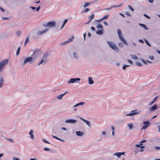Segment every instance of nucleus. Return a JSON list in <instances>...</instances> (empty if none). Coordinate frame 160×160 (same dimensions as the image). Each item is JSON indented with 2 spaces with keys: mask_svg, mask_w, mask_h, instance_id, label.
I'll return each mask as SVG.
<instances>
[{
  "mask_svg": "<svg viewBox=\"0 0 160 160\" xmlns=\"http://www.w3.org/2000/svg\"><path fill=\"white\" fill-rule=\"evenodd\" d=\"M52 137L54 138H55V139H56L57 140H59L62 141L61 139H60V138H58V137H57L56 136L52 135Z\"/></svg>",
  "mask_w": 160,
  "mask_h": 160,
  "instance_id": "nucleus-33",
  "label": "nucleus"
},
{
  "mask_svg": "<svg viewBox=\"0 0 160 160\" xmlns=\"http://www.w3.org/2000/svg\"><path fill=\"white\" fill-rule=\"evenodd\" d=\"M144 125L142 126V129H145L149 125V121L145 122H143Z\"/></svg>",
  "mask_w": 160,
  "mask_h": 160,
  "instance_id": "nucleus-9",
  "label": "nucleus"
},
{
  "mask_svg": "<svg viewBox=\"0 0 160 160\" xmlns=\"http://www.w3.org/2000/svg\"><path fill=\"white\" fill-rule=\"evenodd\" d=\"M89 10V9L88 8H87L85 9L84 10L82 11V13H86V12H88Z\"/></svg>",
  "mask_w": 160,
  "mask_h": 160,
  "instance_id": "nucleus-32",
  "label": "nucleus"
},
{
  "mask_svg": "<svg viewBox=\"0 0 160 160\" xmlns=\"http://www.w3.org/2000/svg\"><path fill=\"white\" fill-rule=\"evenodd\" d=\"M84 102H80L78 103V104H76L75 105H74V107H77L80 105H83L84 104Z\"/></svg>",
  "mask_w": 160,
  "mask_h": 160,
  "instance_id": "nucleus-27",
  "label": "nucleus"
},
{
  "mask_svg": "<svg viewBox=\"0 0 160 160\" xmlns=\"http://www.w3.org/2000/svg\"><path fill=\"white\" fill-rule=\"evenodd\" d=\"M81 79L79 78H72L70 79L68 82V83H73L74 82H77V81H80Z\"/></svg>",
  "mask_w": 160,
  "mask_h": 160,
  "instance_id": "nucleus-5",
  "label": "nucleus"
},
{
  "mask_svg": "<svg viewBox=\"0 0 160 160\" xmlns=\"http://www.w3.org/2000/svg\"><path fill=\"white\" fill-rule=\"evenodd\" d=\"M91 29L93 31H95V28L93 27H91Z\"/></svg>",
  "mask_w": 160,
  "mask_h": 160,
  "instance_id": "nucleus-50",
  "label": "nucleus"
},
{
  "mask_svg": "<svg viewBox=\"0 0 160 160\" xmlns=\"http://www.w3.org/2000/svg\"><path fill=\"white\" fill-rule=\"evenodd\" d=\"M68 92L66 91L64 93L62 94H61L58 95L57 96V98L58 99H61L62 98V97L65 94H66Z\"/></svg>",
  "mask_w": 160,
  "mask_h": 160,
  "instance_id": "nucleus-13",
  "label": "nucleus"
},
{
  "mask_svg": "<svg viewBox=\"0 0 160 160\" xmlns=\"http://www.w3.org/2000/svg\"><path fill=\"white\" fill-rule=\"evenodd\" d=\"M68 19H66L64 20V21L63 22V23H64L65 24L68 22Z\"/></svg>",
  "mask_w": 160,
  "mask_h": 160,
  "instance_id": "nucleus-45",
  "label": "nucleus"
},
{
  "mask_svg": "<svg viewBox=\"0 0 160 160\" xmlns=\"http://www.w3.org/2000/svg\"><path fill=\"white\" fill-rule=\"evenodd\" d=\"M48 54L47 53H45V54L43 56H42V58L46 60V59L47 58L48 56Z\"/></svg>",
  "mask_w": 160,
  "mask_h": 160,
  "instance_id": "nucleus-28",
  "label": "nucleus"
},
{
  "mask_svg": "<svg viewBox=\"0 0 160 160\" xmlns=\"http://www.w3.org/2000/svg\"><path fill=\"white\" fill-rule=\"evenodd\" d=\"M80 119H81L82 120L84 121L86 124H87L89 127L90 126V122L89 121L83 119V118H80Z\"/></svg>",
  "mask_w": 160,
  "mask_h": 160,
  "instance_id": "nucleus-15",
  "label": "nucleus"
},
{
  "mask_svg": "<svg viewBox=\"0 0 160 160\" xmlns=\"http://www.w3.org/2000/svg\"><path fill=\"white\" fill-rule=\"evenodd\" d=\"M40 6H38V7L37 8H36V10H37V11H38L39 10V9H40Z\"/></svg>",
  "mask_w": 160,
  "mask_h": 160,
  "instance_id": "nucleus-55",
  "label": "nucleus"
},
{
  "mask_svg": "<svg viewBox=\"0 0 160 160\" xmlns=\"http://www.w3.org/2000/svg\"><path fill=\"white\" fill-rule=\"evenodd\" d=\"M130 66V65H124L123 66V67H122V69H124V70H125L126 69V67H129Z\"/></svg>",
  "mask_w": 160,
  "mask_h": 160,
  "instance_id": "nucleus-35",
  "label": "nucleus"
},
{
  "mask_svg": "<svg viewBox=\"0 0 160 160\" xmlns=\"http://www.w3.org/2000/svg\"><path fill=\"white\" fill-rule=\"evenodd\" d=\"M77 122V121L76 120L72 119H69L66 120L65 121L66 123H76Z\"/></svg>",
  "mask_w": 160,
  "mask_h": 160,
  "instance_id": "nucleus-8",
  "label": "nucleus"
},
{
  "mask_svg": "<svg viewBox=\"0 0 160 160\" xmlns=\"http://www.w3.org/2000/svg\"><path fill=\"white\" fill-rule=\"evenodd\" d=\"M33 58L32 57H28L26 58L25 60L23 63V65H25L28 62H32L33 61Z\"/></svg>",
  "mask_w": 160,
  "mask_h": 160,
  "instance_id": "nucleus-6",
  "label": "nucleus"
},
{
  "mask_svg": "<svg viewBox=\"0 0 160 160\" xmlns=\"http://www.w3.org/2000/svg\"><path fill=\"white\" fill-rule=\"evenodd\" d=\"M124 152H120V155H121V156L122 155H124Z\"/></svg>",
  "mask_w": 160,
  "mask_h": 160,
  "instance_id": "nucleus-61",
  "label": "nucleus"
},
{
  "mask_svg": "<svg viewBox=\"0 0 160 160\" xmlns=\"http://www.w3.org/2000/svg\"><path fill=\"white\" fill-rule=\"evenodd\" d=\"M3 79L2 78H0V88L2 87V86L3 83Z\"/></svg>",
  "mask_w": 160,
  "mask_h": 160,
  "instance_id": "nucleus-24",
  "label": "nucleus"
},
{
  "mask_svg": "<svg viewBox=\"0 0 160 160\" xmlns=\"http://www.w3.org/2000/svg\"><path fill=\"white\" fill-rule=\"evenodd\" d=\"M118 33L119 37V38L121 40V41L125 44H127L128 43L123 38L122 36L121 30L118 29Z\"/></svg>",
  "mask_w": 160,
  "mask_h": 160,
  "instance_id": "nucleus-3",
  "label": "nucleus"
},
{
  "mask_svg": "<svg viewBox=\"0 0 160 160\" xmlns=\"http://www.w3.org/2000/svg\"><path fill=\"white\" fill-rule=\"evenodd\" d=\"M144 16H145V17H146V18H150V17H149L148 16H147L146 14H144Z\"/></svg>",
  "mask_w": 160,
  "mask_h": 160,
  "instance_id": "nucleus-53",
  "label": "nucleus"
},
{
  "mask_svg": "<svg viewBox=\"0 0 160 160\" xmlns=\"http://www.w3.org/2000/svg\"><path fill=\"white\" fill-rule=\"evenodd\" d=\"M43 62V59H42L41 60V61H40V62L38 64V65H39L40 64H41Z\"/></svg>",
  "mask_w": 160,
  "mask_h": 160,
  "instance_id": "nucleus-41",
  "label": "nucleus"
},
{
  "mask_svg": "<svg viewBox=\"0 0 160 160\" xmlns=\"http://www.w3.org/2000/svg\"><path fill=\"white\" fill-rule=\"evenodd\" d=\"M123 3H121L119 5H116L117 8L120 7L123 5Z\"/></svg>",
  "mask_w": 160,
  "mask_h": 160,
  "instance_id": "nucleus-40",
  "label": "nucleus"
},
{
  "mask_svg": "<svg viewBox=\"0 0 160 160\" xmlns=\"http://www.w3.org/2000/svg\"><path fill=\"white\" fill-rule=\"evenodd\" d=\"M96 28L98 29H103V26L100 24H98Z\"/></svg>",
  "mask_w": 160,
  "mask_h": 160,
  "instance_id": "nucleus-19",
  "label": "nucleus"
},
{
  "mask_svg": "<svg viewBox=\"0 0 160 160\" xmlns=\"http://www.w3.org/2000/svg\"><path fill=\"white\" fill-rule=\"evenodd\" d=\"M157 97H155L154 98L153 100H152V102H151L150 103H149V106H150L153 103H154V102H155V101H156V100L157 99Z\"/></svg>",
  "mask_w": 160,
  "mask_h": 160,
  "instance_id": "nucleus-21",
  "label": "nucleus"
},
{
  "mask_svg": "<svg viewBox=\"0 0 160 160\" xmlns=\"http://www.w3.org/2000/svg\"><path fill=\"white\" fill-rule=\"evenodd\" d=\"M146 42L147 43V44L149 46H151L150 43L148 42V41L147 40H145Z\"/></svg>",
  "mask_w": 160,
  "mask_h": 160,
  "instance_id": "nucleus-52",
  "label": "nucleus"
},
{
  "mask_svg": "<svg viewBox=\"0 0 160 160\" xmlns=\"http://www.w3.org/2000/svg\"><path fill=\"white\" fill-rule=\"evenodd\" d=\"M42 141L45 142L46 143H48V144H50V143L49 142H48L45 139H43L42 140Z\"/></svg>",
  "mask_w": 160,
  "mask_h": 160,
  "instance_id": "nucleus-47",
  "label": "nucleus"
},
{
  "mask_svg": "<svg viewBox=\"0 0 160 160\" xmlns=\"http://www.w3.org/2000/svg\"><path fill=\"white\" fill-rule=\"evenodd\" d=\"M102 20V18H101L99 20H97L96 21L97 22H99L101 21Z\"/></svg>",
  "mask_w": 160,
  "mask_h": 160,
  "instance_id": "nucleus-51",
  "label": "nucleus"
},
{
  "mask_svg": "<svg viewBox=\"0 0 160 160\" xmlns=\"http://www.w3.org/2000/svg\"><path fill=\"white\" fill-rule=\"evenodd\" d=\"M20 49V47H18V48L17 50V51L16 54L17 55H18L19 54V53Z\"/></svg>",
  "mask_w": 160,
  "mask_h": 160,
  "instance_id": "nucleus-36",
  "label": "nucleus"
},
{
  "mask_svg": "<svg viewBox=\"0 0 160 160\" xmlns=\"http://www.w3.org/2000/svg\"><path fill=\"white\" fill-rule=\"evenodd\" d=\"M48 31V29H46L45 30H43L42 31H39L38 32V35H41L46 33Z\"/></svg>",
  "mask_w": 160,
  "mask_h": 160,
  "instance_id": "nucleus-14",
  "label": "nucleus"
},
{
  "mask_svg": "<svg viewBox=\"0 0 160 160\" xmlns=\"http://www.w3.org/2000/svg\"><path fill=\"white\" fill-rule=\"evenodd\" d=\"M44 150H45V151H49L50 150V149L48 148H44Z\"/></svg>",
  "mask_w": 160,
  "mask_h": 160,
  "instance_id": "nucleus-49",
  "label": "nucleus"
},
{
  "mask_svg": "<svg viewBox=\"0 0 160 160\" xmlns=\"http://www.w3.org/2000/svg\"><path fill=\"white\" fill-rule=\"evenodd\" d=\"M88 80L89 81L88 83L89 84H93L94 83V81L92 80V78H91L90 77H89V78Z\"/></svg>",
  "mask_w": 160,
  "mask_h": 160,
  "instance_id": "nucleus-18",
  "label": "nucleus"
},
{
  "mask_svg": "<svg viewBox=\"0 0 160 160\" xmlns=\"http://www.w3.org/2000/svg\"><path fill=\"white\" fill-rule=\"evenodd\" d=\"M95 14L94 13L92 14L88 18L89 19V21L87 22L86 24H88L91 22L92 20L93 19L94 17Z\"/></svg>",
  "mask_w": 160,
  "mask_h": 160,
  "instance_id": "nucleus-11",
  "label": "nucleus"
},
{
  "mask_svg": "<svg viewBox=\"0 0 160 160\" xmlns=\"http://www.w3.org/2000/svg\"><path fill=\"white\" fill-rule=\"evenodd\" d=\"M136 64L139 67H141L142 66V64L139 62H136Z\"/></svg>",
  "mask_w": 160,
  "mask_h": 160,
  "instance_id": "nucleus-31",
  "label": "nucleus"
},
{
  "mask_svg": "<svg viewBox=\"0 0 160 160\" xmlns=\"http://www.w3.org/2000/svg\"><path fill=\"white\" fill-rule=\"evenodd\" d=\"M148 1L151 3H152L153 2V0H148Z\"/></svg>",
  "mask_w": 160,
  "mask_h": 160,
  "instance_id": "nucleus-63",
  "label": "nucleus"
},
{
  "mask_svg": "<svg viewBox=\"0 0 160 160\" xmlns=\"http://www.w3.org/2000/svg\"><path fill=\"white\" fill-rule=\"evenodd\" d=\"M111 128H112V131H114V130H115V128H114V127L113 126H111Z\"/></svg>",
  "mask_w": 160,
  "mask_h": 160,
  "instance_id": "nucleus-57",
  "label": "nucleus"
},
{
  "mask_svg": "<svg viewBox=\"0 0 160 160\" xmlns=\"http://www.w3.org/2000/svg\"><path fill=\"white\" fill-rule=\"evenodd\" d=\"M86 35V33H84L83 34V37H84V40H85Z\"/></svg>",
  "mask_w": 160,
  "mask_h": 160,
  "instance_id": "nucleus-56",
  "label": "nucleus"
},
{
  "mask_svg": "<svg viewBox=\"0 0 160 160\" xmlns=\"http://www.w3.org/2000/svg\"><path fill=\"white\" fill-rule=\"evenodd\" d=\"M8 62V60L5 59L2 60L0 62V72L2 71L4 67L7 64Z\"/></svg>",
  "mask_w": 160,
  "mask_h": 160,
  "instance_id": "nucleus-2",
  "label": "nucleus"
},
{
  "mask_svg": "<svg viewBox=\"0 0 160 160\" xmlns=\"http://www.w3.org/2000/svg\"><path fill=\"white\" fill-rule=\"evenodd\" d=\"M21 34V32L20 31H18L17 32V35L18 36H20Z\"/></svg>",
  "mask_w": 160,
  "mask_h": 160,
  "instance_id": "nucleus-39",
  "label": "nucleus"
},
{
  "mask_svg": "<svg viewBox=\"0 0 160 160\" xmlns=\"http://www.w3.org/2000/svg\"><path fill=\"white\" fill-rule=\"evenodd\" d=\"M157 108V105L154 104L149 108L150 111H153L156 110Z\"/></svg>",
  "mask_w": 160,
  "mask_h": 160,
  "instance_id": "nucleus-10",
  "label": "nucleus"
},
{
  "mask_svg": "<svg viewBox=\"0 0 160 160\" xmlns=\"http://www.w3.org/2000/svg\"><path fill=\"white\" fill-rule=\"evenodd\" d=\"M128 7L129 8V9H131L132 11H134V9L132 7V6L131 5H128Z\"/></svg>",
  "mask_w": 160,
  "mask_h": 160,
  "instance_id": "nucleus-37",
  "label": "nucleus"
},
{
  "mask_svg": "<svg viewBox=\"0 0 160 160\" xmlns=\"http://www.w3.org/2000/svg\"><path fill=\"white\" fill-rule=\"evenodd\" d=\"M137 111V110L132 111L130 113L127 115V116H132L138 114L139 113V112H136Z\"/></svg>",
  "mask_w": 160,
  "mask_h": 160,
  "instance_id": "nucleus-7",
  "label": "nucleus"
},
{
  "mask_svg": "<svg viewBox=\"0 0 160 160\" xmlns=\"http://www.w3.org/2000/svg\"><path fill=\"white\" fill-rule=\"evenodd\" d=\"M119 46L120 47H123V45L122 44V43H119Z\"/></svg>",
  "mask_w": 160,
  "mask_h": 160,
  "instance_id": "nucleus-54",
  "label": "nucleus"
},
{
  "mask_svg": "<svg viewBox=\"0 0 160 160\" xmlns=\"http://www.w3.org/2000/svg\"><path fill=\"white\" fill-rule=\"evenodd\" d=\"M37 50L35 51L33 53V55L35 54V53L37 52Z\"/></svg>",
  "mask_w": 160,
  "mask_h": 160,
  "instance_id": "nucleus-60",
  "label": "nucleus"
},
{
  "mask_svg": "<svg viewBox=\"0 0 160 160\" xmlns=\"http://www.w3.org/2000/svg\"><path fill=\"white\" fill-rule=\"evenodd\" d=\"M109 17V14L106 15L105 16H104V17H102V20H104L107 19Z\"/></svg>",
  "mask_w": 160,
  "mask_h": 160,
  "instance_id": "nucleus-20",
  "label": "nucleus"
},
{
  "mask_svg": "<svg viewBox=\"0 0 160 160\" xmlns=\"http://www.w3.org/2000/svg\"><path fill=\"white\" fill-rule=\"evenodd\" d=\"M119 14H120L123 17H125L124 15L122 13H119Z\"/></svg>",
  "mask_w": 160,
  "mask_h": 160,
  "instance_id": "nucleus-64",
  "label": "nucleus"
},
{
  "mask_svg": "<svg viewBox=\"0 0 160 160\" xmlns=\"http://www.w3.org/2000/svg\"><path fill=\"white\" fill-rule=\"evenodd\" d=\"M44 26L45 27H54L56 26V22L54 21L49 22L46 24H44Z\"/></svg>",
  "mask_w": 160,
  "mask_h": 160,
  "instance_id": "nucleus-4",
  "label": "nucleus"
},
{
  "mask_svg": "<svg viewBox=\"0 0 160 160\" xmlns=\"http://www.w3.org/2000/svg\"><path fill=\"white\" fill-rule=\"evenodd\" d=\"M76 133L77 135L80 136H82L84 134V133L82 132H81L80 131H76Z\"/></svg>",
  "mask_w": 160,
  "mask_h": 160,
  "instance_id": "nucleus-17",
  "label": "nucleus"
},
{
  "mask_svg": "<svg viewBox=\"0 0 160 160\" xmlns=\"http://www.w3.org/2000/svg\"><path fill=\"white\" fill-rule=\"evenodd\" d=\"M117 8L116 5H114L112 6L111 7L107 9L108 10H109L111 9L112 8Z\"/></svg>",
  "mask_w": 160,
  "mask_h": 160,
  "instance_id": "nucleus-38",
  "label": "nucleus"
},
{
  "mask_svg": "<svg viewBox=\"0 0 160 160\" xmlns=\"http://www.w3.org/2000/svg\"><path fill=\"white\" fill-rule=\"evenodd\" d=\"M114 155L118 157H119V158L121 156V155H120V152H118L114 153Z\"/></svg>",
  "mask_w": 160,
  "mask_h": 160,
  "instance_id": "nucleus-29",
  "label": "nucleus"
},
{
  "mask_svg": "<svg viewBox=\"0 0 160 160\" xmlns=\"http://www.w3.org/2000/svg\"><path fill=\"white\" fill-rule=\"evenodd\" d=\"M128 126L129 127L130 129H131L133 128V125L132 123H129L128 124Z\"/></svg>",
  "mask_w": 160,
  "mask_h": 160,
  "instance_id": "nucleus-30",
  "label": "nucleus"
},
{
  "mask_svg": "<svg viewBox=\"0 0 160 160\" xmlns=\"http://www.w3.org/2000/svg\"><path fill=\"white\" fill-rule=\"evenodd\" d=\"M127 61L131 64H133V62L132 61H131V60H129V59H128Z\"/></svg>",
  "mask_w": 160,
  "mask_h": 160,
  "instance_id": "nucleus-43",
  "label": "nucleus"
},
{
  "mask_svg": "<svg viewBox=\"0 0 160 160\" xmlns=\"http://www.w3.org/2000/svg\"><path fill=\"white\" fill-rule=\"evenodd\" d=\"M29 42V37H28L26 39L25 42L24 43V45L25 46L26 43L27 42Z\"/></svg>",
  "mask_w": 160,
  "mask_h": 160,
  "instance_id": "nucleus-34",
  "label": "nucleus"
},
{
  "mask_svg": "<svg viewBox=\"0 0 160 160\" xmlns=\"http://www.w3.org/2000/svg\"><path fill=\"white\" fill-rule=\"evenodd\" d=\"M92 3V2H85V4L83 6V7L86 8L88 6L90 5L91 3Z\"/></svg>",
  "mask_w": 160,
  "mask_h": 160,
  "instance_id": "nucleus-25",
  "label": "nucleus"
},
{
  "mask_svg": "<svg viewBox=\"0 0 160 160\" xmlns=\"http://www.w3.org/2000/svg\"><path fill=\"white\" fill-rule=\"evenodd\" d=\"M8 140L10 141L11 142H14V141L13 140V139H7Z\"/></svg>",
  "mask_w": 160,
  "mask_h": 160,
  "instance_id": "nucleus-46",
  "label": "nucleus"
},
{
  "mask_svg": "<svg viewBox=\"0 0 160 160\" xmlns=\"http://www.w3.org/2000/svg\"><path fill=\"white\" fill-rule=\"evenodd\" d=\"M154 148L157 150H160V147H159L155 146L154 147Z\"/></svg>",
  "mask_w": 160,
  "mask_h": 160,
  "instance_id": "nucleus-42",
  "label": "nucleus"
},
{
  "mask_svg": "<svg viewBox=\"0 0 160 160\" xmlns=\"http://www.w3.org/2000/svg\"><path fill=\"white\" fill-rule=\"evenodd\" d=\"M139 25L144 28L145 30H147L148 29V28L145 24L139 23Z\"/></svg>",
  "mask_w": 160,
  "mask_h": 160,
  "instance_id": "nucleus-23",
  "label": "nucleus"
},
{
  "mask_svg": "<svg viewBox=\"0 0 160 160\" xmlns=\"http://www.w3.org/2000/svg\"><path fill=\"white\" fill-rule=\"evenodd\" d=\"M73 56L74 57L77 58V54L76 53H73Z\"/></svg>",
  "mask_w": 160,
  "mask_h": 160,
  "instance_id": "nucleus-44",
  "label": "nucleus"
},
{
  "mask_svg": "<svg viewBox=\"0 0 160 160\" xmlns=\"http://www.w3.org/2000/svg\"><path fill=\"white\" fill-rule=\"evenodd\" d=\"M33 133V131L32 130H31L29 132V134L30 135L31 138L32 139H33L34 138V136L32 134Z\"/></svg>",
  "mask_w": 160,
  "mask_h": 160,
  "instance_id": "nucleus-22",
  "label": "nucleus"
},
{
  "mask_svg": "<svg viewBox=\"0 0 160 160\" xmlns=\"http://www.w3.org/2000/svg\"><path fill=\"white\" fill-rule=\"evenodd\" d=\"M107 43L110 47L112 49L117 52H118L119 51V49L118 47L114 43L109 41H108Z\"/></svg>",
  "mask_w": 160,
  "mask_h": 160,
  "instance_id": "nucleus-1",
  "label": "nucleus"
},
{
  "mask_svg": "<svg viewBox=\"0 0 160 160\" xmlns=\"http://www.w3.org/2000/svg\"><path fill=\"white\" fill-rule=\"evenodd\" d=\"M103 29H101V30H97L96 33L98 35H102L103 34Z\"/></svg>",
  "mask_w": 160,
  "mask_h": 160,
  "instance_id": "nucleus-16",
  "label": "nucleus"
},
{
  "mask_svg": "<svg viewBox=\"0 0 160 160\" xmlns=\"http://www.w3.org/2000/svg\"><path fill=\"white\" fill-rule=\"evenodd\" d=\"M65 24L64 23H63V24L62 25V27H61V29H62V28L64 27V26H65Z\"/></svg>",
  "mask_w": 160,
  "mask_h": 160,
  "instance_id": "nucleus-62",
  "label": "nucleus"
},
{
  "mask_svg": "<svg viewBox=\"0 0 160 160\" xmlns=\"http://www.w3.org/2000/svg\"><path fill=\"white\" fill-rule=\"evenodd\" d=\"M126 14L128 15V16H130V13L128 12H126Z\"/></svg>",
  "mask_w": 160,
  "mask_h": 160,
  "instance_id": "nucleus-48",
  "label": "nucleus"
},
{
  "mask_svg": "<svg viewBox=\"0 0 160 160\" xmlns=\"http://www.w3.org/2000/svg\"><path fill=\"white\" fill-rule=\"evenodd\" d=\"M131 56L132 58L133 59L137 60L138 59V57L136 55L132 54Z\"/></svg>",
  "mask_w": 160,
  "mask_h": 160,
  "instance_id": "nucleus-26",
  "label": "nucleus"
},
{
  "mask_svg": "<svg viewBox=\"0 0 160 160\" xmlns=\"http://www.w3.org/2000/svg\"><path fill=\"white\" fill-rule=\"evenodd\" d=\"M103 23L105 25H106V26H107L108 25V24L107 23V22H103Z\"/></svg>",
  "mask_w": 160,
  "mask_h": 160,
  "instance_id": "nucleus-58",
  "label": "nucleus"
},
{
  "mask_svg": "<svg viewBox=\"0 0 160 160\" xmlns=\"http://www.w3.org/2000/svg\"><path fill=\"white\" fill-rule=\"evenodd\" d=\"M139 42H142V43H143V41L142 40L140 39V40H139Z\"/></svg>",
  "mask_w": 160,
  "mask_h": 160,
  "instance_id": "nucleus-59",
  "label": "nucleus"
},
{
  "mask_svg": "<svg viewBox=\"0 0 160 160\" xmlns=\"http://www.w3.org/2000/svg\"><path fill=\"white\" fill-rule=\"evenodd\" d=\"M74 38V37L72 35V36L71 38H69L68 39V40L66 42H63V43H62L61 44V45L65 44H66L67 42H71L72 41V40H73Z\"/></svg>",
  "mask_w": 160,
  "mask_h": 160,
  "instance_id": "nucleus-12",
  "label": "nucleus"
}]
</instances>
